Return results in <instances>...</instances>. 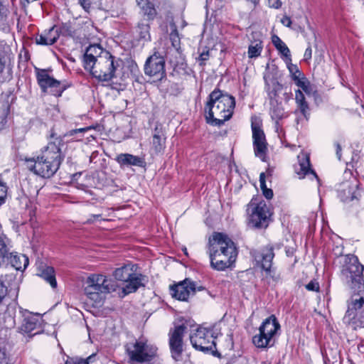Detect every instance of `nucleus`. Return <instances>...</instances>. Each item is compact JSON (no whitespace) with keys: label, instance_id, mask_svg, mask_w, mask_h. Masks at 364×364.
Returning <instances> with one entry per match:
<instances>
[{"label":"nucleus","instance_id":"19","mask_svg":"<svg viewBox=\"0 0 364 364\" xmlns=\"http://www.w3.org/2000/svg\"><path fill=\"white\" fill-rule=\"evenodd\" d=\"M294 171L299 179L308 176L310 179H316L319 182L316 173L311 167L310 158L307 154L298 156V164L294 165Z\"/></svg>","mask_w":364,"mask_h":364},{"label":"nucleus","instance_id":"35","mask_svg":"<svg viewBox=\"0 0 364 364\" xmlns=\"http://www.w3.org/2000/svg\"><path fill=\"white\" fill-rule=\"evenodd\" d=\"M150 26L149 23L141 21L138 23L137 32L139 38L144 41H151V36L149 33Z\"/></svg>","mask_w":364,"mask_h":364},{"label":"nucleus","instance_id":"5","mask_svg":"<svg viewBox=\"0 0 364 364\" xmlns=\"http://www.w3.org/2000/svg\"><path fill=\"white\" fill-rule=\"evenodd\" d=\"M122 60L111 55L109 52H103L98 55L95 62L90 65V68H85L91 73L92 76L100 81H109L114 77V73L120 66Z\"/></svg>","mask_w":364,"mask_h":364},{"label":"nucleus","instance_id":"58","mask_svg":"<svg viewBox=\"0 0 364 364\" xmlns=\"http://www.w3.org/2000/svg\"><path fill=\"white\" fill-rule=\"evenodd\" d=\"M311 56H312V50H311V46H309L306 50H305V53H304V59L306 60H309L311 58Z\"/></svg>","mask_w":364,"mask_h":364},{"label":"nucleus","instance_id":"30","mask_svg":"<svg viewBox=\"0 0 364 364\" xmlns=\"http://www.w3.org/2000/svg\"><path fill=\"white\" fill-rule=\"evenodd\" d=\"M136 2L143 15L147 16V21H152L155 18L157 12L151 2L149 0H136Z\"/></svg>","mask_w":364,"mask_h":364},{"label":"nucleus","instance_id":"14","mask_svg":"<svg viewBox=\"0 0 364 364\" xmlns=\"http://www.w3.org/2000/svg\"><path fill=\"white\" fill-rule=\"evenodd\" d=\"M21 324L18 332L30 336L38 334L42 331L43 319L40 314H33L27 310H20Z\"/></svg>","mask_w":364,"mask_h":364},{"label":"nucleus","instance_id":"62","mask_svg":"<svg viewBox=\"0 0 364 364\" xmlns=\"http://www.w3.org/2000/svg\"><path fill=\"white\" fill-rule=\"evenodd\" d=\"M329 362H330V360L328 358H326L324 360V364H329Z\"/></svg>","mask_w":364,"mask_h":364},{"label":"nucleus","instance_id":"17","mask_svg":"<svg viewBox=\"0 0 364 364\" xmlns=\"http://www.w3.org/2000/svg\"><path fill=\"white\" fill-rule=\"evenodd\" d=\"M22 277L23 274L17 272L6 274L0 277V280L3 285H6L8 296L11 301H16L18 297Z\"/></svg>","mask_w":364,"mask_h":364},{"label":"nucleus","instance_id":"55","mask_svg":"<svg viewBox=\"0 0 364 364\" xmlns=\"http://www.w3.org/2000/svg\"><path fill=\"white\" fill-rule=\"evenodd\" d=\"M102 218V215L101 214H93V215H90V218H88L85 222V224H91L92 223H94V221L95 220H99V219H101Z\"/></svg>","mask_w":364,"mask_h":364},{"label":"nucleus","instance_id":"1","mask_svg":"<svg viewBox=\"0 0 364 364\" xmlns=\"http://www.w3.org/2000/svg\"><path fill=\"white\" fill-rule=\"evenodd\" d=\"M48 143L43 146L36 157L26 159L27 168L42 178H49L59 169L65 156L62 147L65 142L63 137L57 136L53 129L50 130Z\"/></svg>","mask_w":364,"mask_h":364},{"label":"nucleus","instance_id":"40","mask_svg":"<svg viewBox=\"0 0 364 364\" xmlns=\"http://www.w3.org/2000/svg\"><path fill=\"white\" fill-rule=\"evenodd\" d=\"M9 187L4 179L0 176V206L6 202Z\"/></svg>","mask_w":364,"mask_h":364},{"label":"nucleus","instance_id":"28","mask_svg":"<svg viewBox=\"0 0 364 364\" xmlns=\"http://www.w3.org/2000/svg\"><path fill=\"white\" fill-rule=\"evenodd\" d=\"M252 343L259 348H270L274 344V339L259 328V333L254 336Z\"/></svg>","mask_w":364,"mask_h":364},{"label":"nucleus","instance_id":"50","mask_svg":"<svg viewBox=\"0 0 364 364\" xmlns=\"http://www.w3.org/2000/svg\"><path fill=\"white\" fill-rule=\"evenodd\" d=\"M301 90L307 95H311V93H313L314 91V89L310 83V82L308 80L306 82V83L305 84V85L303 86V87L301 88Z\"/></svg>","mask_w":364,"mask_h":364},{"label":"nucleus","instance_id":"13","mask_svg":"<svg viewBox=\"0 0 364 364\" xmlns=\"http://www.w3.org/2000/svg\"><path fill=\"white\" fill-rule=\"evenodd\" d=\"M215 338L213 330L203 327H198L196 332L190 336L193 347L203 352L213 351L216 347Z\"/></svg>","mask_w":364,"mask_h":364},{"label":"nucleus","instance_id":"8","mask_svg":"<svg viewBox=\"0 0 364 364\" xmlns=\"http://www.w3.org/2000/svg\"><path fill=\"white\" fill-rule=\"evenodd\" d=\"M207 252H215L230 258L237 257V250L234 242L223 232H214L209 238Z\"/></svg>","mask_w":364,"mask_h":364},{"label":"nucleus","instance_id":"12","mask_svg":"<svg viewBox=\"0 0 364 364\" xmlns=\"http://www.w3.org/2000/svg\"><path fill=\"white\" fill-rule=\"evenodd\" d=\"M144 70L145 75L153 78L154 81H161L166 78V73L164 55L159 51H154L151 55L147 58Z\"/></svg>","mask_w":364,"mask_h":364},{"label":"nucleus","instance_id":"57","mask_svg":"<svg viewBox=\"0 0 364 364\" xmlns=\"http://www.w3.org/2000/svg\"><path fill=\"white\" fill-rule=\"evenodd\" d=\"M281 22L282 23L287 26V27H290L291 26V18L289 17V16H284L282 20H281Z\"/></svg>","mask_w":364,"mask_h":364},{"label":"nucleus","instance_id":"15","mask_svg":"<svg viewBox=\"0 0 364 364\" xmlns=\"http://www.w3.org/2000/svg\"><path fill=\"white\" fill-rule=\"evenodd\" d=\"M251 128L252 132L253 147L256 156L264 161L267 151L265 134L262 129V122L257 118L252 117Z\"/></svg>","mask_w":364,"mask_h":364},{"label":"nucleus","instance_id":"27","mask_svg":"<svg viewBox=\"0 0 364 364\" xmlns=\"http://www.w3.org/2000/svg\"><path fill=\"white\" fill-rule=\"evenodd\" d=\"M116 160L121 166H135L144 167L145 166V161L142 158L130 154H120L117 156Z\"/></svg>","mask_w":364,"mask_h":364},{"label":"nucleus","instance_id":"51","mask_svg":"<svg viewBox=\"0 0 364 364\" xmlns=\"http://www.w3.org/2000/svg\"><path fill=\"white\" fill-rule=\"evenodd\" d=\"M79 3L81 5V6L85 9L86 11H89L90 9L91 8V1L90 0H79Z\"/></svg>","mask_w":364,"mask_h":364},{"label":"nucleus","instance_id":"59","mask_svg":"<svg viewBox=\"0 0 364 364\" xmlns=\"http://www.w3.org/2000/svg\"><path fill=\"white\" fill-rule=\"evenodd\" d=\"M335 146L336 148V151L337 158L338 159V160H341V146L338 142L335 143Z\"/></svg>","mask_w":364,"mask_h":364},{"label":"nucleus","instance_id":"54","mask_svg":"<svg viewBox=\"0 0 364 364\" xmlns=\"http://www.w3.org/2000/svg\"><path fill=\"white\" fill-rule=\"evenodd\" d=\"M286 61H287V68L289 69L290 74L291 75L294 73H297V70H299L297 65L291 63V61H288L287 60H286Z\"/></svg>","mask_w":364,"mask_h":364},{"label":"nucleus","instance_id":"10","mask_svg":"<svg viewBox=\"0 0 364 364\" xmlns=\"http://www.w3.org/2000/svg\"><path fill=\"white\" fill-rule=\"evenodd\" d=\"M348 324H355L364 328V297L359 294L353 295L348 301V309L343 317Z\"/></svg>","mask_w":364,"mask_h":364},{"label":"nucleus","instance_id":"43","mask_svg":"<svg viewBox=\"0 0 364 364\" xmlns=\"http://www.w3.org/2000/svg\"><path fill=\"white\" fill-rule=\"evenodd\" d=\"M96 357V354L93 353L91 355L88 356L87 358H79L76 359L75 360H73L71 364H90V363H92L94 359Z\"/></svg>","mask_w":364,"mask_h":364},{"label":"nucleus","instance_id":"44","mask_svg":"<svg viewBox=\"0 0 364 364\" xmlns=\"http://www.w3.org/2000/svg\"><path fill=\"white\" fill-rule=\"evenodd\" d=\"M266 273V277L271 278L274 282H277L280 279L279 274H277L274 269L269 268V272L264 271Z\"/></svg>","mask_w":364,"mask_h":364},{"label":"nucleus","instance_id":"53","mask_svg":"<svg viewBox=\"0 0 364 364\" xmlns=\"http://www.w3.org/2000/svg\"><path fill=\"white\" fill-rule=\"evenodd\" d=\"M259 183L262 191L267 188L266 186L265 173L264 172L261 173L259 175Z\"/></svg>","mask_w":364,"mask_h":364},{"label":"nucleus","instance_id":"6","mask_svg":"<svg viewBox=\"0 0 364 364\" xmlns=\"http://www.w3.org/2000/svg\"><path fill=\"white\" fill-rule=\"evenodd\" d=\"M3 264H10L16 272L22 273L29 264L25 255L11 252L9 240L4 235H0V267Z\"/></svg>","mask_w":364,"mask_h":364},{"label":"nucleus","instance_id":"11","mask_svg":"<svg viewBox=\"0 0 364 364\" xmlns=\"http://www.w3.org/2000/svg\"><path fill=\"white\" fill-rule=\"evenodd\" d=\"M249 224L256 228H266L269 225L271 213L264 201L257 204L252 200L248 205Z\"/></svg>","mask_w":364,"mask_h":364},{"label":"nucleus","instance_id":"24","mask_svg":"<svg viewBox=\"0 0 364 364\" xmlns=\"http://www.w3.org/2000/svg\"><path fill=\"white\" fill-rule=\"evenodd\" d=\"M103 52H107L103 50L99 45L95 44L90 46L84 55L83 62L84 68H90V65L95 62L96 58H98V55H102Z\"/></svg>","mask_w":364,"mask_h":364},{"label":"nucleus","instance_id":"46","mask_svg":"<svg viewBox=\"0 0 364 364\" xmlns=\"http://www.w3.org/2000/svg\"><path fill=\"white\" fill-rule=\"evenodd\" d=\"M296 86H298L299 88H302L304 85L306 83L308 80L304 76V75L300 76V77H295V80H293Z\"/></svg>","mask_w":364,"mask_h":364},{"label":"nucleus","instance_id":"31","mask_svg":"<svg viewBox=\"0 0 364 364\" xmlns=\"http://www.w3.org/2000/svg\"><path fill=\"white\" fill-rule=\"evenodd\" d=\"M272 42L274 47L279 51V53L284 55L286 60L288 61H291V53L289 48L278 36L273 35L272 36Z\"/></svg>","mask_w":364,"mask_h":364},{"label":"nucleus","instance_id":"38","mask_svg":"<svg viewBox=\"0 0 364 364\" xmlns=\"http://www.w3.org/2000/svg\"><path fill=\"white\" fill-rule=\"evenodd\" d=\"M262 44L261 41H257L252 43L248 48V57L250 58H257L260 55L262 50Z\"/></svg>","mask_w":364,"mask_h":364},{"label":"nucleus","instance_id":"26","mask_svg":"<svg viewBox=\"0 0 364 364\" xmlns=\"http://www.w3.org/2000/svg\"><path fill=\"white\" fill-rule=\"evenodd\" d=\"M59 38V33L55 26L51 27L48 31L38 36L36 38L37 44L42 46H51L54 44Z\"/></svg>","mask_w":364,"mask_h":364},{"label":"nucleus","instance_id":"23","mask_svg":"<svg viewBox=\"0 0 364 364\" xmlns=\"http://www.w3.org/2000/svg\"><path fill=\"white\" fill-rule=\"evenodd\" d=\"M208 254L210 259V267L218 271H224L232 267L237 259V257H233L231 259L230 256H222L215 252H208Z\"/></svg>","mask_w":364,"mask_h":364},{"label":"nucleus","instance_id":"16","mask_svg":"<svg viewBox=\"0 0 364 364\" xmlns=\"http://www.w3.org/2000/svg\"><path fill=\"white\" fill-rule=\"evenodd\" d=\"M186 330L183 324L177 326L169 332V346L171 356L175 360H180L183 351V338Z\"/></svg>","mask_w":364,"mask_h":364},{"label":"nucleus","instance_id":"7","mask_svg":"<svg viewBox=\"0 0 364 364\" xmlns=\"http://www.w3.org/2000/svg\"><path fill=\"white\" fill-rule=\"evenodd\" d=\"M85 294L95 302L100 301L102 293H108L115 290V287L111 280L102 274H92L85 281Z\"/></svg>","mask_w":364,"mask_h":364},{"label":"nucleus","instance_id":"25","mask_svg":"<svg viewBox=\"0 0 364 364\" xmlns=\"http://www.w3.org/2000/svg\"><path fill=\"white\" fill-rule=\"evenodd\" d=\"M166 136L161 125H156L153 133L152 148L156 153L165 149Z\"/></svg>","mask_w":364,"mask_h":364},{"label":"nucleus","instance_id":"4","mask_svg":"<svg viewBox=\"0 0 364 364\" xmlns=\"http://www.w3.org/2000/svg\"><path fill=\"white\" fill-rule=\"evenodd\" d=\"M363 270L364 266L359 262L355 255L346 256L341 277L354 292L360 293L364 290Z\"/></svg>","mask_w":364,"mask_h":364},{"label":"nucleus","instance_id":"33","mask_svg":"<svg viewBox=\"0 0 364 364\" xmlns=\"http://www.w3.org/2000/svg\"><path fill=\"white\" fill-rule=\"evenodd\" d=\"M264 78L266 82L265 89L267 92L270 102L277 101L276 98L278 95V92L280 91L282 88V85L279 84L277 81H274L272 82V87H271L269 84L267 82L266 77H264Z\"/></svg>","mask_w":364,"mask_h":364},{"label":"nucleus","instance_id":"9","mask_svg":"<svg viewBox=\"0 0 364 364\" xmlns=\"http://www.w3.org/2000/svg\"><path fill=\"white\" fill-rule=\"evenodd\" d=\"M36 79L41 90L44 93H50L60 97L68 85L55 79L49 73L50 69L36 68Z\"/></svg>","mask_w":364,"mask_h":364},{"label":"nucleus","instance_id":"36","mask_svg":"<svg viewBox=\"0 0 364 364\" xmlns=\"http://www.w3.org/2000/svg\"><path fill=\"white\" fill-rule=\"evenodd\" d=\"M91 128L89 127H84V128H80V129H71L64 134L63 135H60L63 137V141H64V138L67 136H73V139H75L76 141H80L82 139V137L85 132L89 131Z\"/></svg>","mask_w":364,"mask_h":364},{"label":"nucleus","instance_id":"41","mask_svg":"<svg viewBox=\"0 0 364 364\" xmlns=\"http://www.w3.org/2000/svg\"><path fill=\"white\" fill-rule=\"evenodd\" d=\"M210 58V50H203L202 52L200 53L198 58H197L199 62V65L200 66H204L205 65V62Z\"/></svg>","mask_w":364,"mask_h":364},{"label":"nucleus","instance_id":"49","mask_svg":"<svg viewBox=\"0 0 364 364\" xmlns=\"http://www.w3.org/2000/svg\"><path fill=\"white\" fill-rule=\"evenodd\" d=\"M6 10L0 1V26L4 25L6 20Z\"/></svg>","mask_w":364,"mask_h":364},{"label":"nucleus","instance_id":"29","mask_svg":"<svg viewBox=\"0 0 364 364\" xmlns=\"http://www.w3.org/2000/svg\"><path fill=\"white\" fill-rule=\"evenodd\" d=\"M259 328L274 338L277 331L280 329V324L279 323L276 316L274 315H271L262 323Z\"/></svg>","mask_w":364,"mask_h":364},{"label":"nucleus","instance_id":"48","mask_svg":"<svg viewBox=\"0 0 364 364\" xmlns=\"http://www.w3.org/2000/svg\"><path fill=\"white\" fill-rule=\"evenodd\" d=\"M0 364H11L6 350L1 348H0Z\"/></svg>","mask_w":364,"mask_h":364},{"label":"nucleus","instance_id":"37","mask_svg":"<svg viewBox=\"0 0 364 364\" xmlns=\"http://www.w3.org/2000/svg\"><path fill=\"white\" fill-rule=\"evenodd\" d=\"M11 301L7 294V289L6 285H3L0 280V314L6 309Z\"/></svg>","mask_w":364,"mask_h":364},{"label":"nucleus","instance_id":"60","mask_svg":"<svg viewBox=\"0 0 364 364\" xmlns=\"http://www.w3.org/2000/svg\"><path fill=\"white\" fill-rule=\"evenodd\" d=\"M303 75L304 74L299 70H298L297 73H294L293 74L291 75V77L292 80H295V77H300Z\"/></svg>","mask_w":364,"mask_h":364},{"label":"nucleus","instance_id":"20","mask_svg":"<svg viewBox=\"0 0 364 364\" xmlns=\"http://www.w3.org/2000/svg\"><path fill=\"white\" fill-rule=\"evenodd\" d=\"M171 294L173 297L180 301H187L191 295L196 292L195 284L188 279L171 286Z\"/></svg>","mask_w":364,"mask_h":364},{"label":"nucleus","instance_id":"2","mask_svg":"<svg viewBox=\"0 0 364 364\" xmlns=\"http://www.w3.org/2000/svg\"><path fill=\"white\" fill-rule=\"evenodd\" d=\"M235 99L220 89H215L208 95L205 106L206 122L212 126L220 127L229 120L233 114Z\"/></svg>","mask_w":364,"mask_h":364},{"label":"nucleus","instance_id":"61","mask_svg":"<svg viewBox=\"0 0 364 364\" xmlns=\"http://www.w3.org/2000/svg\"><path fill=\"white\" fill-rule=\"evenodd\" d=\"M11 324H10V327L13 326L15 325L16 322H15V320L12 318H11Z\"/></svg>","mask_w":364,"mask_h":364},{"label":"nucleus","instance_id":"22","mask_svg":"<svg viewBox=\"0 0 364 364\" xmlns=\"http://www.w3.org/2000/svg\"><path fill=\"white\" fill-rule=\"evenodd\" d=\"M252 257L258 265L264 271L269 272L272 267V260L274 257V249L272 247H264L259 250L251 252Z\"/></svg>","mask_w":364,"mask_h":364},{"label":"nucleus","instance_id":"42","mask_svg":"<svg viewBox=\"0 0 364 364\" xmlns=\"http://www.w3.org/2000/svg\"><path fill=\"white\" fill-rule=\"evenodd\" d=\"M171 40L172 41L173 46L176 49V53L180 55L178 50L180 48L179 44L180 41L178 38L177 31L176 30L174 32L171 33Z\"/></svg>","mask_w":364,"mask_h":364},{"label":"nucleus","instance_id":"47","mask_svg":"<svg viewBox=\"0 0 364 364\" xmlns=\"http://www.w3.org/2000/svg\"><path fill=\"white\" fill-rule=\"evenodd\" d=\"M171 63L173 64V70L177 73H179L180 70H186V64L183 62V59H181V62H178L177 63H174L173 61H171Z\"/></svg>","mask_w":364,"mask_h":364},{"label":"nucleus","instance_id":"32","mask_svg":"<svg viewBox=\"0 0 364 364\" xmlns=\"http://www.w3.org/2000/svg\"><path fill=\"white\" fill-rule=\"evenodd\" d=\"M40 276L50 284L52 288L57 287L54 268L50 266L46 267L41 272Z\"/></svg>","mask_w":364,"mask_h":364},{"label":"nucleus","instance_id":"21","mask_svg":"<svg viewBox=\"0 0 364 364\" xmlns=\"http://www.w3.org/2000/svg\"><path fill=\"white\" fill-rule=\"evenodd\" d=\"M295 102L296 109L294 110V114L298 115L296 122L299 123L303 120L309 121L311 115L309 105L306 100L303 92L299 89L295 91Z\"/></svg>","mask_w":364,"mask_h":364},{"label":"nucleus","instance_id":"3","mask_svg":"<svg viewBox=\"0 0 364 364\" xmlns=\"http://www.w3.org/2000/svg\"><path fill=\"white\" fill-rule=\"evenodd\" d=\"M137 267L134 264H125L117 268L113 272V277L124 286L122 292L125 294L136 292L140 287H145L146 277L136 272Z\"/></svg>","mask_w":364,"mask_h":364},{"label":"nucleus","instance_id":"52","mask_svg":"<svg viewBox=\"0 0 364 364\" xmlns=\"http://www.w3.org/2000/svg\"><path fill=\"white\" fill-rule=\"evenodd\" d=\"M269 6L271 8L279 9L282 6L280 0H268Z\"/></svg>","mask_w":364,"mask_h":364},{"label":"nucleus","instance_id":"56","mask_svg":"<svg viewBox=\"0 0 364 364\" xmlns=\"http://www.w3.org/2000/svg\"><path fill=\"white\" fill-rule=\"evenodd\" d=\"M263 196L268 200L272 199L273 198V191L271 188H265L262 191Z\"/></svg>","mask_w":364,"mask_h":364},{"label":"nucleus","instance_id":"18","mask_svg":"<svg viewBox=\"0 0 364 364\" xmlns=\"http://www.w3.org/2000/svg\"><path fill=\"white\" fill-rule=\"evenodd\" d=\"M358 186V181L355 178L343 182L338 190V197L344 203L353 201L354 199L358 200L360 196Z\"/></svg>","mask_w":364,"mask_h":364},{"label":"nucleus","instance_id":"34","mask_svg":"<svg viewBox=\"0 0 364 364\" xmlns=\"http://www.w3.org/2000/svg\"><path fill=\"white\" fill-rule=\"evenodd\" d=\"M271 108H270V114L272 119L275 120L277 123L284 117V111L281 105L279 104L277 101L270 102Z\"/></svg>","mask_w":364,"mask_h":364},{"label":"nucleus","instance_id":"39","mask_svg":"<svg viewBox=\"0 0 364 364\" xmlns=\"http://www.w3.org/2000/svg\"><path fill=\"white\" fill-rule=\"evenodd\" d=\"M60 35L72 37L75 35L74 28L70 22L63 23L57 29Z\"/></svg>","mask_w":364,"mask_h":364},{"label":"nucleus","instance_id":"45","mask_svg":"<svg viewBox=\"0 0 364 364\" xmlns=\"http://www.w3.org/2000/svg\"><path fill=\"white\" fill-rule=\"evenodd\" d=\"M306 289L309 291H319V284L316 280H311L306 286Z\"/></svg>","mask_w":364,"mask_h":364}]
</instances>
